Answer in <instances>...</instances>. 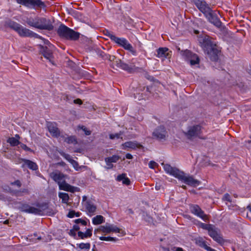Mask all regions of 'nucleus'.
I'll return each mask as SVG.
<instances>
[{
  "mask_svg": "<svg viewBox=\"0 0 251 251\" xmlns=\"http://www.w3.org/2000/svg\"><path fill=\"white\" fill-rule=\"evenodd\" d=\"M196 6L204 15L209 11L211 8L204 0H193Z\"/></svg>",
  "mask_w": 251,
  "mask_h": 251,
  "instance_id": "12",
  "label": "nucleus"
},
{
  "mask_svg": "<svg viewBox=\"0 0 251 251\" xmlns=\"http://www.w3.org/2000/svg\"><path fill=\"white\" fill-rule=\"evenodd\" d=\"M87 198L86 196H83V197H82V202H84V203H85L86 201H88L87 200Z\"/></svg>",
  "mask_w": 251,
  "mask_h": 251,
  "instance_id": "57",
  "label": "nucleus"
},
{
  "mask_svg": "<svg viewBox=\"0 0 251 251\" xmlns=\"http://www.w3.org/2000/svg\"><path fill=\"white\" fill-rule=\"evenodd\" d=\"M120 159V157L117 155H113L111 157L105 158V162L116 163Z\"/></svg>",
  "mask_w": 251,
  "mask_h": 251,
  "instance_id": "32",
  "label": "nucleus"
},
{
  "mask_svg": "<svg viewBox=\"0 0 251 251\" xmlns=\"http://www.w3.org/2000/svg\"><path fill=\"white\" fill-rule=\"evenodd\" d=\"M47 127L50 133L52 136L57 137L60 135V132L55 123L49 122Z\"/></svg>",
  "mask_w": 251,
  "mask_h": 251,
  "instance_id": "17",
  "label": "nucleus"
},
{
  "mask_svg": "<svg viewBox=\"0 0 251 251\" xmlns=\"http://www.w3.org/2000/svg\"><path fill=\"white\" fill-rule=\"evenodd\" d=\"M75 232H76V231H75L72 229L70 230L69 234L73 237H75L76 236Z\"/></svg>",
  "mask_w": 251,
  "mask_h": 251,
  "instance_id": "50",
  "label": "nucleus"
},
{
  "mask_svg": "<svg viewBox=\"0 0 251 251\" xmlns=\"http://www.w3.org/2000/svg\"><path fill=\"white\" fill-rule=\"evenodd\" d=\"M182 187H183V188H186V186H182Z\"/></svg>",
  "mask_w": 251,
  "mask_h": 251,
  "instance_id": "63",
  "label": "nucleus"
},
{
  "mask_svg": "<svg viewBox=\"0 0 251 251\" xmlns=\"http://www.w3.org/2000/svg\"><path fill=\"white\" fill-rule=\"evenodd\" d=\"M197 243L198 244L200 247L204 248L206 251L208 250V248H210L206 245L205 241L201 238L197 240Z\"/></svg>",
  "mask_w": 251,
  "mask_h": 251,
  "instance_id": "35",
  "label": "nucleus"
},
{
  "mask_svg": "<svg viewBox=\"0 0 251 251\" xmlns=\"http://www.w3.org/2000/svg\"><path fill=\"white\" fill-rule=\"evenodd\" d=\"M181 54L186 60L190 62L191 65L193 66L199 64L200 59L198 56L190 50H182L181 51Z\"/></svg>",
  "mask_w": 251,
  "mask_h": 251,
  "instance_id": "8",
  "label": "nucleus"
},
{
  "mask_svg": "<svg viewBox=\"0 0 251 251\" xmlns=\"http://www.w3.org/2000/svg\"><path fill=\"white\" fill-rule=\"evenodd\" d=\"M106 165H107V167H106L105 168L106 169H112L113 167V165L112 164H111V162H106Z\"/></svg>",
  "mask_w": 251,
  "mask_h": 251,
  "instance_id": "51",
  "label": "nucleus"
},
{
  "mask_svg": "<svg viewBox=\"0 0 251 251\" xmlns=\"http://www.w3.org/2000/svg\"><path fill=\"white\" fill-rule=\"evenodd\" d=\"M65 141L68 144H76L77 143L76 138L74 136H71L67 137L65 139Z\"/></svg>",
  "mask_w": 251,
  "mask_h": 251,
  "instance_id": "38",
  "label": "nucleus"
},
{
  "mask_svg": "<svg viewBox=\"0 0 251 251\" xmlns=\"http://www.w3.org/2000/svg\"><path fill=\"white\" fill-rule=\"evenodd\" d=\"M208 235L216 242L220 245L224 244L225 241L220 234L217 228L214 226L208 232Z\"/></svg>",
  "mask_w": 251,
  "mask_h": 251,
  "instance_id": "10",
  "label": "nucleus"
},
{
  "mask_svg": "<svg viewBox=\"0 0 251 251\" xmlns=\"http://www.w3.org/2000/svg\"><path fill=\"white\" fill-rule=\"evenodd\" d=\"M116 65L117 67L128 72H131L132 70V68L131 67H130L128 64L122 61L120 59H118L116 61Z\"/></svg>",
  "mask_w": 251,
  "mask_h": 251,
  "instance_id": "25",
  "label": "nucleus"
},
{
  "mask_svg": "<svg viewBox=\"0 0 251 251\" xmlns=\"http://www.w3.org/2000/svg\"><path fill=\"white\" fill-rule=\"evenodd\" d=\"M104 221V218L101 215H97L92 219V223L95 225H100Z\"/></svg>",
  "mask_w": 251,
  "mask_h": 251,
  "instance_id": "31",
  "label": "nucleus"
},
{
  "mask_svg": "<svg viewBox=\"0 0 251 251\" xmlns=\"http://www.w3.org/2000/svg\"><path fill=\"white\" fill-rule=\"evenodd\" d=\"M201 133V126L199 125H196L190 126L186 135L188 138L191 139L193 137L199 136Z\"/></svg>",
  "mask_w": 251,
  "mask_h": 251,
  "instance_id": "14",
  "label": "nucleus"
},
{
  "mask_svg": "<svg viewBox=\"0 0 251 251\" xmlns=\"http://www.w3.org/2000/svg\"><path fill=\"white\" fill-rule=\"evenodd\" d=\"M200 43L205 53L208 55L210 60H217L219 50L217 49L216 44L212 41L211 38L208 36H205Z\"/></svg>",
  "mask_w": 251,
  "mask_h": 251,
  "instance_id": "2",
  "label": "nucleus"
},
{
  "mask_svg": "<svg viewBox=\"0 0 251 251\" xmlns=\"http://www.w3.org/2000/svg\"><path fill=\"white\" fill-rule=\"evenodd\" d=\"M16 1L30 9L43 8L45 6V3L41 0H16Z\"/></svg>",
  "mask_w": 251,
  "mask_h": 251,
  "instance_id": "4",
  "label": "nucleus"
},
{
  "mask_svg": "<svg viewBox=\"0 0 251 251\" xmlns=\"http://www.w3.org/2000/svg\"><path fill=\"white\" fill-rule=\"evenodd\" d=\"M59 197L62 200V202L64 203H67L69 197L68 194L65 193H60Z\"/></svg>",
  "mask_w": 251,
  "mask_h": 251,
  "instance_id": "33",
  "label": "nucleus"
},
{
  "mask_svg": "<svg viewBox=\"0 0 251 251\" xmlns=\"http://www.w3.org/2000/svg\"><path fill=\"white\" fill-rule=\"evenodd\" d=\"M123 149L126 150L127 148L135 149L137 148H140L142 146L135 141H129L122 144Z\"/></svg>",
  "mask_w": 251,
  "mask_h": 251,
  "instance_id": "22",
  "label": "nucleus"
},
{
  "mask_svg": "<svg viewBox=\"0 0 251 251\" xmlns=\"http://www.w3.org/2000/svg\"><path fill=\"white\" fill-rule=\"evenodd\" d=\"M36 206L37 207L35 208L37 210V211L36 213H34V214L35 215H42L48 213H49V215L54 214L53 212L51 213L50 212H49L48 205L46 203H38L36 204Z\"/></svg>",
  "mask_w": 251,
  "mask_h": 251,
  "instance_id": "13",
  "label": "nucleus"
},
{
  "mask_svg": "<svg viewBox=\"0 0 251 251\" xmlns=\"http://www.w3.org/2000/svg\"><path fill=\"white\" fill-rule=\"evenodd\" d=\"M71 29L68 26L62 24L59 26L57 29V33L60 37L65 39L68 33H69Z\"/></svg>",
  "mask_w": 251,
  "mask_h": 251,
  "instance_id": "18",
  "label": "nucleus"
},
{
  "mask_svg": "<svg viewBox=\"0 0 251 251\" xmlns=\"http://www.w3.org/2000/svg\"><path fill=\"white\" fill-rule=\"evenodd\" d=\"M6 25L8 27L15 30L21 37H34L42 40L44 44L48 46H43L41 45H38L40 52L51 64L55 65L54 57L52 53L53 46L48 40H45L41 36L15 22L9 21L7 22Z\"/></svg>",
  "mask_w": 251,
  "mask_h": 251,
  "instance_id": "1",
  "label": "nucleus"
},
{
  "mask_svg": "<svg viewBox=\"0 0 251 251\" xmlns=\"http://www.w3.org/2000/svg\"><path fill=\"white\" fill-rule=\"evenodd\" d=\"M173 250L174 251H183V249L179 247H174Z\"/></svg>",
  "mask_w": 251,
  "mask_h": 251,
  "instance_id": "53",
  "label": "nucleus"
},
{
  "mask_svg": "<svg viewBox=\"0 0 251 251\" xmlns=\"http://www.w3.org/2000/svg\"><path fill=\"white\" fill-rule=\"evenodd\" d=\"M168 251H170L169 250H168Z\"/></svg>",
  "mask_w": 251,
  "mask_h": 251,
  "instance_id": "64",
  "label": "nucleus"
},
{
  "mask_svg": "<svg viewBox=\"0 0 251 251\" xmlns=\"http://www.w3.org/2000/svg\"><path fill=\"white\" fill-rule=\"evenodd\" d=\"M20 208L21 211L30 214H34V213H36L37 211L35 207L31 206L26 203L23 204Z\"/></svg>",
  "mask_w": 251,
  "mask_h": 251,
  "instance_id": "23",
  "label": "nucleus"
},
{
  "mask_svg": "<svg viewBox=\"0 0 251 251\" xmlns=\"http://www.w3.org/2000/svg\"><path fill=\"white\" fill-rule=\"evenodd\" d=\"M158 166V164L154 161H151L149 163V167L151 169H154Z\"/></svg>",
  "mask_w": 251,
  "mask_h": 251,
  "instance_id": "45",
  "label": "nucleus"
},
{
  "mask_svg": "<svg viewBox=\"0 0 251 251\" xmlns=\"http://www.w3.org/2000/svg\"><path fill=\"white\" fill-rule=\"evenodd\" d=\"M111 40L118 44L119 46L123 47L125 50L130 51L133 55H136L137 52L132 46L128 41L124 38H119L116 36H112Z\"/></svg>",
  "mask_w": 251,
  "mask_h": 251,
  "instance_id": "3",
  "label": "nucleus"
},
{
  "mask_svg": "<svg viewBox=\"0 0 251 251\" xmlns=\"http://www.w3.org/2000/svg\"><path fill=\"white\" fill-rule=\"evenodd\" d=\"M247 209H248L250 211V212L251 213V203L249 205H248V206H247Z\"/></svg>",
  "mask_w": 251,
  "mask_h": 251,
  "instance_id": "59",
  "label": "nucleus"
},
{
  "mask_svg": "<svg viewBox=\"0 0 251 251\" xmlns=\"http://www.w3.org/2000/svg\"><path fill=\"white\" fill-rule=\"evenodd\" d=\"M190 211L192 213L201 218L204 221L208 219L207 215L204 214V212L198 205H191L190 206Z\"/></svg>",
  "mask_w": 251,
  "mask_h": 251,
  "instance_id": "15",
  "label": "nucleus"
},
{
  "mask_svg": "<svg viewBox=\"0 0 251 251\" xmlns=\"http://www.w3.org/2000/svg\"><path fill=\"white\" fill-rule=\"evenodd\" d=\"M59 189L71 192H74L76 187H75L66 183L65 180L62 181L59 185Z\"/></svg>",
  "mask_w": 251,
  "mask_h": 251,
  "instance_id": "21",
  "label": "nucleus"
},
{
  "mask_svg": "<svg viewBox=\"0 0 251 251\" xmlns=\"http://www.w3.org/2000/svg\"><path fill=\"white\" fill-rule=\"evenodd\" d=\"M98 230L105 233H109L112 232L115 233H119L122 236L126 235V233L123 230L118 228L117 226L114 225H111L108 223H106L104 226H100L99 229H97V230Z\"/></svg>",
  "mask_w": 251,
  "mask_h": 251,
  "instance_id": "6",
  "label": "nucleus"
},
{
  "mask_svg": "<svg viewBox=\"0 0 251 251\" xmlns=\"http://www.w3.org/2000/svg\"><path fill=\"white\" fill-rule=\"evenodd\" d=\"M80 215H81V213L77 212H75V216L76 217H78L80 216Z\"/></svg>",
  "mask_w": 251,
  "mask_h": 251,
  "instance_id": "58",
  "label": "nucleus"
},
{
  "mask_svg": "<svg viewBox=\"0 0 251 251\" xmlns=\"http://www.w3.org/2000/svg\"><path fill=\"white\" fill-rule=\"evenodd\" d=\"M250 140H249L248 141H246V143L248 144H251V136H250Z\"/></svg>",
  "mask_w": 251,
  "mask_h": 251,
  "instance_id": "60",
  "label": "nucleus"
},
{
  "mask_svg": "<svg viewBox=\"0 0 251 251\" xmlns=\"http://www.w3.org/2000/svg\"><path fill=\"white\" fill-rule=\"evenodd\" d=\"M161 165L163 166L164 169L167 174L172 175L177 178L181 172L176 168L173 167L168 164H164V163H162Z\"/></svg>",
  "mask_w": 251,
  "mask_h": 251,
  "instance_id": "16",
  "label": "nucleus"
},
{
  "mask_svg": "<svg viewBox=\"0 0 251 251\" xmlns=\"http://www.w3.org/2000/svg\"><path fill=\"white\" fill-rule=\"evenodd\" d=\"M194 32L196 34H198L199 33V31L198 30H196L194 31Z\"/></svg>",
  "mask_w": 251,
  "mask_h": 251,
  "instance_id": "62",
  "label": "nucleus"
},
{
  "mask_svg": "<svg viewBox=\"0 0 251 251\" xmlns=\"http://www.w3.org/2000/svg\"><path fill=\"white\" fill-rule=\"evenodd\" d=\"M92 235V228H88L86 230L85 233L82 231L78 232V236L81 239H84L85 238L90 237Z\"/></svg>",
  "mask_w": 251,
  "mask_h": 251,
  "instance_id": "30",
  "label": "nucleus"
},
{
  "mask_svg": "<svg viewBox=\"0 0 251 251\" xmlns=\"http://www.w3.org/2000/svg\"><path fill=\"white\" fill-rule=\"evenodd\" d=\"M103 53H101L100 54V55L104 58L105 59H108L110 61H113L114 59H115V56L113 55H105L104 56L102 54Z\"/></svg>",
  "mask_w": 251,
  "mask_h": 251,
  "instance_id": "40",
  "label": "nucleus"
},
{
  "mask_svg": "<svg viewBox=\"0 0 251 251\" xmlns=\"http://www.w3.org/2000/svg\"><path fill=\"white\" fill-rule=\"evenodd\" d=\"M74 103H76V104H81L82 103V102L80 99H77L74 100Z\"/></svg>",
  "mask_w": 251,
  "mask_h": 251,
  "instance_id": "52",
  "label": "nucleus"
},
{
  "mask_svg": "<svg viewBox=\"0 0 251 251\" xmlns=\"http://www.w3.org/2000/svg\"><path fill=\"white\" fill-rule=\"evenodd\" d=\"M35 28L40 29L51 30L53 28V26L49 20H47L44 18L37 17Z\"/></svg>",
  "mask_w": 251,
  "mask_h": 251,
  "instance_id": "7",
  "label": "nucleus"
},
{
  "mask_svg": "<svg viewBox=\"0 0 251 251\" xmlns=\"http://www.w3.org/2000/svg\"><path fill=\"white\" fill-rule=\"evenodd\" d=\"M11 184L12 185H16L17 186L18 188L20 187L21 186V183L20 182V180H17L13 182H11Z\"/></svg>",
  "mask_w": 251,
  "mask_h": 251,
  "instance_id": "46",
  "label": "nucleus"
},
{
  "mask_svg": "<svg viewBox=\"0 0 251 251\" xmlns=\"http://www.w3.org/2000/svg\"><path fill=\"white\" fill-rule=\"evenodd\" d=\"M21 148H22L23 150L26 151H31V149L28 148L27 146H26V145L24 144H21Z\"/></svg>",
  "mask_w": 251,
  "mask_h": 251,
  "instance_id": "48",
  "label": "nucleus"
},
{
  "mask_svg": "<svg viewBox=\"0 0 251 251\" xmlns=\"http://www.w3.org/2000/svg\"><path fill=\"white\" fill-rule=\"evenodd\" d=\"M152 136L160 141H165L168 136L167 131L164 126H160L157 127L152 133Z\"/></svg>",
  "mask_w": 251,
  "mask_h": 251,
  "instance_id": "9",
  "label": "nucleus"
},
{
  "mask_svg": "<svg viewBox=\"0 0 251 251\" xmlns=\"http://www.w3.org/2000/svg\"><path fill=\"white\" fill-rule=\"evenodd\" d=\"M122 134V133L121 132L119 133L111 134L109 135V137L111 139H114L115 138L119 139Z\"/></svg>",
  "mask_w": 251,
  "mask_h": 251,
  "instance_id": "42",
  "label": "nucleus"
},
{
  "mask_svg": "<svg viewBox=\"0 0 251 251\" xmlns=\"http://www.w3.org/2000/svg\"><path fill=\"white\" fill-rule=\"evenodd\" d=\"M100 240L101 241H111V242H116L118 240V239L116 237H104L101 236L99 237Z\"/></svg>",
  "mask_w": 251,
  "mask_h": 251,
  "instance_id": "36",
  "label": "nucleus"
},
{
  "mask_svg": "<svg viewBox=\"0 0 251 251\" xmlns=\"http://www.w3.org/2000/svg\"><path fill=\"white\" fill-rule=\"evenodd\" d=\"M126 156V158L128 159H131L133 158L132 155L130 153H127Z\"/></svg>",
  "mask_w": 251,
  "mask_h": 251,
  "instance_id": "55",
  "label": "nucleus"
},
{
  "mask_svg": "<svg viewBox=\"0 0 251 251\" xmlns=\"http://www.w3.org/2000/svg\"><path fill=\"white\" fill-rule=\"evenodd\" d=\"M78 128L82 129L86 135H89L91 133V131L88 130L85 126H78Z\"/></svg>",
  "mask_w": 251,
  "mask_h": 251,
  "instance_id": "41",
  "label": "nucleus"
},
{
  "mask_svg": "<svg viewBox=\"0 0 251 251\" xmlns=\"http://www.w3.org/2000/svg\"><path fill=\"white\" fill-rule=\"evenodd\" d=\"M23 161L24 162L23 166L26 165L29 169L33 171H36L38 169L37 165L35 162L25 159H23Z\"/></svg>",
  "mask_w": 251,
  "mask_h": 251,
  "instance_id": "27",
  "label": "nucleus"
},
{
  "mask_svg": "<svg viewBox=\"0 0 251 251\" xmlns=\"http://www.w3.org/2000/svg\"><path fill=\"white\" fill-rule=\"evenodd\" d=\"M84 205L88 214L91 216L94 214L95 212H96L97 207L93 202L90 200H88L84 203Z\"/></svg>",
  "mask_w": 251,
  "mask_h": 251,
  "instance_id": "19",
  "label": "nucleus"
},
{
  "mask_svg": "<svg viewBox=\"0 0 251 251\" xmlns=\"http://www.w3.org/2000/svg\"><path fill=\"white\" fill-rule=\"evenodd\" d=\"M116 180L118 181H122L124 184L128 185L130 183V179L126 176V174H122L118 176Z\"/></svg>",
  "mask_w": 251,
  "mask_h": 251,
  "instance_id": "28",
  "label": "nucleus"
},
{
  "mask_svg": "<svg viewBox=\"0 0 251 251\" xmlns=\"http://www.w3.org/2000/svg\"><path fill=\"white\" fill-rule=\"evenodd\" d=\"M20 136L19 135L16 134L15 137H11L7 140V142L12 146H16L20 144L19 139Z\"/></svg>",
  "mask_w": 251,
  "mask_h": 251,
  "instance_id": "29",
  "label": "nucleus"
},
{
  "mask_svg": "<svg viewBox=\"0 0 251 251\" xmlns=\"http://www.w3.org/2000/svg\"><path fill=\"white\" fill-rule=\"evenodd\" d=\"M213 226H214L212 225L206 224L202 223H201L200 224V227L204 229L207 230L208 232L211 230Z\"/></svg>",
  "mask_w": 251,
  "mask_h": 251,
  "instance_id": "39",
  "label": "nucleus"
},
{
  "mask_svg": "<svg viewBox=\"0 0 251 251\" xmlns=\"http://www.w3.org/2000/svg\"><path fill=\"white\" fill-rule=\"evenodd\" d=\"M223 200H224V201L231 202V198L228 194L226 193L225 194L224 196H223Z\"/></svg>",
  "mask_w": 251,
  "mask_h": 251,
  "instance_id": "43",
  "label": "nucleus"
},
{
  "mask_svg": "<svg viewBox=\"0 0 251 251\" xmlns=\"http://www.w3.org/2000/svg\"><path fill=\"white\" fill-rule=\"evenodd\" d=\"M105 35H106L107 37H109L110 39L111 40V37L112 36H115L113 34L111 33V32H110L108 30H106L104 33Z\"/></svg>",
  "mask_w": 251,
  "mask_h": 251,
  "instance_id": "49",
  "label": "nucleus"
},
{
  "mask_svg": "<svg viewBox=\"0 0 251 251\" xmlns=\"http://www.w3.org/2000/svg\"><path fill=\"white\" fill-rule=\"evenodd\" d=\"M177 179L183 182L186 184L193 187H196L201 183L200 181L195 179L193 176L186 175L185 173L182 171L178 176Z\"/></svg>",
  "mask_w": 251,
  "mask_h": 251,
  "instance_id": "5",
  "label": "nucleus"
},
{
  "mask_svg": "<svg viewBox=\"0 0 251 251\" xmlns=\"http://www.w3.org/2000/svg\"><path fill=\"white\" fill-rule=\"evenodd\" d=\"M156 56L158 58H165L170 55V52L167 48H159L156 50Z\"/></svg>",
  "mask_w": 251,
  "mask_h": 251,
  "instance_id": "20",
  "label": "nucleus"
},
{
  "mask_svg": "<svg viewBox=\"0 0 251 251\" xmlns=\"http://www.w3.org/2000/svg\"><path fill=\"white\" fill-rule=\"evenodd\" d=\"M79 36L80 33L79 32L71 29L65 39L69 40L76 41L79 39Z\"/></svg>",
  "mask_w": 251,
  "mask_h": 251,
  "instance_id": "26",
  "label": "nucleus"
},
{
  "mask_svg": "<svg viewBox=\"0 0 251 251\" xmlns=\"http://www.w3.org/2000/svg\"><path fill=\"white\" fill-rule=\"evenodd\" d=\"M50 177L59 185L63 181L64 176L60 173L53 172L50 175Z\"/></svg>",
  "mask_w": 251,
  "mask_h": 251,
  "instance_id": "24",
  "label": "nucleus"
},
{
  "mask_svg": "<svg viewBox=\"0 0 251 251\" xmlns=\"http://www.w3.org/2000/svg\"><path fill=\"white\" fill-rule=\"evenodd\" d=\"M204 15L207 19L209 22L213 24L215 26L220 27L222 23L217 16L216 14L213 12V11L211 9Z\"/></svg>",
  "mask_w": 251,
  "mask_h": 251,
  "instance_id": "11",
  "label": "nucleus"
},
{
  "mask_svg": "<svg viewBox=\"0 0 251 251\" xmlns=\"http://www.w3.org/2000/svg\"><path fill=\"white\" fill-rule=\"evenodd\" d=\"M65 158L68 159V157H70V155L68 154H65Z\"/></svg>",
  "mask_w": 251,
  "mask_h": 251,
  "instance_id": "61",
  "label": "nucleus"
},
{
  "mask_svg": "<svg viewBox=\"0 0 251 251\" xmlns=\"http://www.w3.org/2000/svg\"><path fill=\"white\" fill-rule=\"evenodd\" d=\"M22 192L28 194L29 191L27 189H24L21 191Z\"/></svg>",
  "mask_w": 251,
  "mask_h": 251,
  "instance_id": "56",
  "label": "nucleus"
},
{
  "mask_svg": "<svg viewBox=\"0 0 251 251\" xmlns=\"http://www.w3.org/2000/svg\"><path fill=\"white\" fill-rule=\"evenodd\" d=\"M75 212L74 210L70 211L68 213L67 216L70 218H72L75 217Z\"/></svg>",
  "mask_w": 251,
  "mask_h": 251,
  "instance_id": "47",
  "label": "nucleus"
},
{
  "mask_svg": "<svg viewBox=\"0 0 251 251\" xmlns=\"http://www.w3.org/2000/svg\"><path fill=\"white\" fill-rule=\"evenodd\" d=\"M75 222L76 224H81L83 226H86L87 225L86 221L81 219H76Z\"/></svg>",
  "mask_w": 251,
  "mask_h": 251,
  "instance_id": "44",
  "label": "nucleus"
},
{
  "mask_svg": "<svg viewBox=\"0 0 251 251\" xmlns=\"http://www.w3.org/2000/svg\"><path fill=\"white\" fill-rule=\"evenodd\" d=\"M77 246L80 249L86 250L87 251H89L90 250V244L89 243H81L80 244H77Z\"/></svg>",
  "mask_w": 251,
  "mask_h": 251,
  "instance_id": "37",
  "label": "nucleus"
},
{
  "mask_svg": "<svg viewBox=\"0 0 251 251\" xmlns=\"http://www.w3.org/2000/svg\"><path fill=\"white\" fill-rule=\"evenodd\" d=\"M37 21V17L35 18H27L25 22L30 26L35 27L36 22Z\"/></svg>",
  "mask_w": 251,
  "mask_h": 251,
  "instance_id": "34",
  "label": "nucleus"
},
{
  "mask_svg": "<svg viewBox=\"0 0 251 251\" xmlns=\"http://www.w3.org/2000/svg\"><path fill=\"white\" fill-rule=\"evenodd\" d=\"M79 229H80V227L78 225H74L73 228V230L76 231L79 230Z\"/></svg>",
  "mask_w": 251,
  "mask_h": 251,
  "instance_id": "54",
  "label": "nucleus"
}]
</instances>
